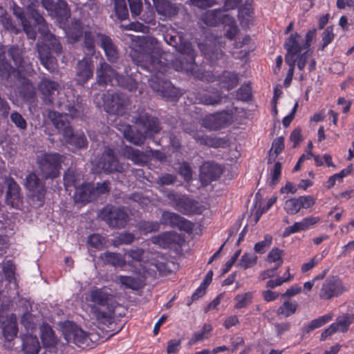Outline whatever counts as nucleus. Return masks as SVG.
Listing matches in <instances>:
<instances>
[{"label": "nucleus", "mask_w": 354, "mask_h": 354, "mask_svg": "<svg viewBox=\"0 0 354 354\" xmlns=\"http://www.w3.org/2000/svg\"><path fill=\"white\" fill-rule=\"evenodd\" d=\"M124 39L131 41L130 56L133 62L153 74L149 79L151 88L164 97L177 98L178 89L161 77L167 71L168 66L160 60L161 48L158 41L152 37L131 34L125 35Z\"/></svg>", "instance_id": "nucleus-1"}, {"label": "nucleus", "mask_w": 354, "mask_h": 354, "mask_svg": "<svg viewBox=\"0 0 354 354\" xmlns=\"http://www.w3.org/2000/svg\"><path fill=\"white\" fill-rule=\"evenodd\" d=\"M8 55L13 60L17 69H15L7 62L0 63V76L6 81V85L11 88H17L20 95L26 102H30L35 98L36 92L33 84L25 77L22 73H29L32 71L28 60L22 56L21 49L12 46L8 49Z\"/></svg>", "instance_id": "nucleus-2"}, {"label": "nucleus", "mask_w": 354, "mask_h": 354, "mask_svg": "<svg viewBox=\"0 0 354 354\" xmlns=\"http://www.w3.org/2000/svg\"><path fill=\"white\" fill-rule=\"evenodd\" d=\"M57 105L62 108V110L66 111L68 113L63 114L55 111H50L48 118L54 127L62 135L63 139L67 144L78 148L86 147L87 146L86 136L82 133H74L68 120V115L74 118H78L82 114L84 111L82 103L78 102L77 98L75 100V96H73L71 100L59 101Z\"/></svg>", "instance_id": "nucleus-3"}, {"label": "nucleus", "mask_w": 354, "mask_h": 354, "mask_svg": "<svg viewBox=\"0 0 354 354\" xmlns=\"http://www.w3.org/2000/svg\"><path fill=\"white\" fill-rule=\"evenodd\" d=\"M165 41L172 46L182 55H186L185 61L176 59L172 62L173 67L178 71H185L195 75L196 66L195 64L196 53L189 41L182 39L181 36L167 32L164 35Z\"/></svg>", "instance_id": "nucleus-4"}, {"label": "nucleus", "mask_w": 354, "mask_h": 354, "mask_svg": "<svg viewBox=\"0 0 354 354\" xmlns=\"http://www.w3.org/2000/svg\"><path fill=\"white\" fill-rule=\"evenodd\" d=\"M136 123L141 125L143 130L134 132L130 125H122L119 129L129 142L137 146L142 145L147 136L158 133L160 130L158 119L148 114L140 115Z\"/></svg>", "instance_id": "nucleus-5"}, {"label": "nucleus", "mask_w": 354, "mask_h": 354, "mask_svg": "<svg viewBox=\"0 0 354 354\" xmlns=\"http://www.w3.org/2000/svg\"><path fill=\"white\" fill-rule=\"evenodd\" d=\"M112 295L106 287L91 288L85 297V304L90 313L97 319L107 317L106 312L103 310L108 306L112 299Z\"/></svg>", "instance_id": "nucleus-6"}, {"label": "nucleus", "mask_w": 354, "mask_h": 354, "mask_svg": "<svg viewBox=\"0 0 354 354\" xmlns=\"http://www.w3.org/2000/svg\"><path fill=\"white\" fill-rule=\"evenodd\" d=\"M64 156L55 153H42L37 157V164L41 176L45 179H54L60 174Z\"/></svg>", "instance_id": "nucleus-7"}, {"label": "nucleus", "mask_w": 354, "mask_h": 354, "mask_svg": "<svg viewBox=\"0 0 354 354\" xmlns=\"http://www.w3.org/2000/svg\"><path fill=\"white\" fill-rule=\"evenodd\" d=\"M167 198L170 204L178 212L185 215L193 214H201L204 209L195 200L189 198L186 195L178 194L173 191L167 193Z\"/></svg>", "instance_id": "nucleus-8"}, {"label": "nucleus", "mask_w": 354, "mask_h": 354, "mask_svg": "<svg viewBox=\"0 0 354 354\" xmlns=\"http://www.w3.org/2000/svg\"><path fill=\"white\" fill-rule=\"evenodd\" d=\"M97 83L100 85H106L110 84L112 86H120L127 87L129 90L134 88L133 85H127L126 78L118 75L109 64L104 62H101L100 67L96 71Z\"/></svg>", "instance_id": "nucleus-9"}, {"label": "nucleus", "mask_w": 354, "mask_h": 354, "mask_svg": "<svg viewBox=\"0 0 354 354\" xmlns=\"http://www.w3.org/2000/svg\"><path fill=\"white\" fill-rule=\"evenodd\" d=\"M100 216L109 227L113 228L124 227L129 218L128 214L124 208L113 205H107L103 208Z\"/></svg>", "instance_id": "nucleus-10"}, {"label": "nucleus", "mask_w": 354, "mask_h": 354, "mask_svg": "<svg viewBox=\"0 0 354 354\" xmlns=\"http://www.w3.org/2000/svg\"><path fill=\"white\" fill-rule=\"evenodd\" d=\"M28 10L30 16L34 20L35 24L39 26V31L46 36V46L57 54L62 52V45L59 39L53 35L48 33V29L44 17L32 7L28 6Z\"/></svg>", "instance_id": "nucleus-11"}, {"label": "nucleus", "mask_w": 354, "mask_h": 354, "mask_svg": "<svg viewBox=\"0 0 354 354\" xmlns=\"http://www.w3.org/2000/svg\"><path fill=\"white\" fill-rule=\"evenodd\" d=\"M62 332L68 343H73L79 347L87 346L89 338L88 334L72 322H65L62 324Z\"/></svg>", "instance_id": "nucleus-12"}, {"label": "nucleus", "mask_w": 354, "mask_h": 354, "mask_svg": "<svg viewBox=\"0 0 354 354\" xmlns=\"http://www.w3.org/2000/svg\"><path fill=\"white\" fill-rule=\"evenodd\" d=\"M283 46L286 50V62H296V56L299 55L302 50H307L304 48L303 37L296 32L290 35L286 39Z\"/></svg>", "instance_id": "nucleus-13"}, {"label": "nucleus", "mask_w": 354, "mask_h": 354, "mask_svg": "<svg viewBox=\"0 0 354 354\" xmlns=\"http://www.w3.org/2000/svg\"><path fill=\"white\" fill-rule=\"evenodd\" d=\"M103 106L106 112L116 115L124 113V106L127 100V96L122 93H105L103 95Z\"/></svg>", "instance_id": "nucleus-14"}, {"label": "nucleus", "mask_w": 354, "mask_h": 354, "mask_svg": "<svg viewBox=\"0 0 354 354\" xmlns=\"http://www.w3.org/2000/svg\"><path fill=\"white\" fill-rule=\"evenodd\" d=\"M345 290L341 280L335 277H328L322 283L319 297L321 299L328 300L339 296Z\"/></svg>", "instance_id": "nucleus-15"}, {"label": "nucleus", "mask_w": 354, "mask_h": 354, "mask_svg": "<svg viewBox=\"0 0 354 354\" xmlns=\"http://www.w3.org/2000/svg\"><path fill=\"white\" fill-rule=\"evenodd\" d=\"M97 167L106 173L122 172L123 166L116 158L114 151L106 147L102 156L97 162Z\"/></svg>", "instance_id": "nucleus-16"}, {"label": "nucleus", "mask_w": 354, "mask_h": 354, "mask_svg": "<svg viewBox=\"0 0 354 354\" xmlns=\"http://www.w3.org/2000/svg\"><path fill=\"white\" fill-rule=\"evenodd\" d=\"M315 199L310 195L293 197L286 200L283 205L284 211L290 215H295L304 209H308L314 206Z\"/></svg>", "instance_id": "nucleus-17"}, {"label": "nucleus", "mask_w": 354, "mask_h": 354, "mask_svg": "<svg viewBox=\"0 0 354 354\" xmlns=\"http://www.w3.org/2000/svg\"><path fill=\"white\" fill-rule=\"evenodd\" d=\"M160 222L165 225L177 227L180 230L188 233L192 232L194 228V225L191 221L176 213L168 211L162 213Z\"/></svg>", "instance_id": "nucleus-18"}, {"label": "nucleus", "mask_w": 354, "mask_h": 354, "mask_svg": "<svg viewBox=\"0 0 354 354\" xmlns=\"http://www.w3.org/2000/svg\"><path fill=\"white\" fill-rule=\"evenodd\" d=\"M232 116L227 113H219L205 116L202 120V126L209 130H218L228 125Z\"/></svg>", "instance_id": "nucleus-19"}, {"label": "nucleus", "mask_w": 354, "mask_h": 354, "mask_svg": "<svg viewBox=\"0 0 354 354\" xmlns=\"http://www.w3.org/2000/svg\"><path fill=\"white\" fill-rule=\"evenodd\" d=\"M93 75L92 61L83 58L78 61L75 67V81L77 84L84 85Z\"/></svg>", "instance_id": "nucleus-20"}, {"label": "nucleus", "mask_w": 354, "mask_h": 354, "mask_svg": "<svg viewBox=\"0 0 354 354\" xmlns=\"http://www.w3.org/2000/svg\"><path fill=\"white\" fill-rule=\"evenodd\" d=\"M223 169L217 163L213 162H204L200 169V179L203 185H207L216 180L222 174Z\"/></svg>", "instance_id": "nucleus-21"}, {"label": "nucleus", "mask_w": 354, "mask_h": 354, "mask_svg": "<svg viewBox=\"0 0 354 354\" xmlns=\"http://www.w3.org/2000/svg\"><path fill=\"white\" fill-rule=\"evenodd\" d=\"M25 187L35 197L41 202L46 192L45 185L35 173H30L26 177Z\"/></svg>", "instance_id": "nucleus-22"}, {"label": "nucleus", "mask_w": 354, "mask_h": 354, "mask_svg": "<svg viewBox=\"0 0 354 354\" xmlns=\"http://www.w3.org/2000/svg\"><path fill=\"white\" fill-rule=\"evenodd\" d=\"M59 84L57 82L47 78H43L38 84V89L46 104L53 102L55 94H59Z\"/></svg>", "instance_id": "nucleus-23"}, {"label": "nucleus", "mask_w": 354, "mask_h": 354, "mask_svg": "<svg viewBox=\"0 0 354 354\" xmlns=\"http://www.w3.org/2000/svg\"><path fill=\"white\" fill-rule=\"evenodd\" d=\"M93 185L82 183L76 188L74 194L75 202L88 203L94 199Z\"/></svg>", "instance_id": "nucleus-24"}, {"label": "nucleus", "mask_w": 354, "mask_h": 354, "mask_svg": "<svg viewBox=\"0 0 354 354\" xmlns=\"http://www.w3.org/2000/svg\"><path fill=\"white\" fill-rule=\"evenodd\" d=\"M40 330L44 346L49 351L54 349L57 343V339L52 328L48 324L44 323L40 326Z\"/></svg>", "instance_id": "nucleus-25"}, {"label": "nucleus", "mask_w": 354, "mask_h": 354, "mask_svg": "<svg viewBox=\"0 0 354 354\" xmlns=\"http://www.w3.org/2000/svg\"><path fill=\"white\" fill-rule=\"evenodd\" d=\"M14 15L20 21L27 37L30 39L35 40L37 36L35 27L31 24V21L21 9L19 8L15 9Z\"/></svg>", "instance_id": "nucleus-26"}, {"label": "nucleus", "mask_w": 354, "mask_h": 354, "mask_svg": "<svg viewBox=\"0 0 354 354\" xmlns=\"http://www.w3.org/2000/svg\"><path fill=\"white\" fill-rule=\"evenodd\" d=\"M122 155L136 165H143L147 162V156L145 152L130 146L126 145L122 148Z\"/></svg>", "instance_id": "nucleus-27"}, {"label": "nucleus", "mask_w": 354, "mask_h": 354, "mask_svg": "<svg viewBox=\"0 0 354 354\" xmlns=\"http://www.w3.org/2000/svg\"><path fill=\"white\" fill-rule=\"evenodd\" d=\"M100 46L103 48L107 59L115 62L118 58V52L110 37L104 35H97Z\"/></svg>", "instance_id": "nucleus-28"}, {"label": "nucleus", "mask_w": 354, "mask_h": 354, "mask_svg": "<svg viewBox=\"0 0 354 354\" xmlns=\"http://www.w3.org/2000/svg\"><path fill=\"white\" fill-rule=\"evenodd\" d=\"M154 6L158 14L166 17H171L178 13V8L166 0H153Z\"/></svg>", "instance_id": "nucleus-29"}, {"label": "nucleus", "mask_w": 354, "mask_h": 354, "mask_svg": "<svg viewBox=\"0 0 354 354\" xmlns=\"http://www.w3.org/2000/svg\"><path fill=\"white\" fill-rule=\"evenodd\" d=\"M100 259L106 264H109L114 267H119L122 269L127 265L126 258L120 254L116 252H104L101 254Z\"/></svg>", "instance_id": "nucleus-30"}, {"label": "nucleus", "mask_w": 354, "mask_h": 354, "mask_svg": "<svg viewBox=\"0 0 354 354\" xmlns=\"http://www.w3.org/2000/svg\"><path fill=\"white\" fill-rule=\"evenodd\" d=\"M82 180V174L71 169H68L64 176V184L68 191H71V187H74L75 190L83 183Z\"/></svg>", "instance_id": "nucleus-31"}, {"label": "nucleus", "mask_w": 354, "mask_h": 354, "mask_svg": "<svg viewBox=\"0 0 354 354\" xmlns=\"http://www.w3.org/2000/svg\"><path fill=\"white\" fill-rule=\"evenodd\" d=\"M37 51L41 64L49 71L53 72L57 68L56 59L50 55L45 46L39 45Z\"/></svg>", "instance_id": "nucleus-32"}, {"label": "nucleus", "mask_w": 354, "mask_h": 354, "mask_svg": "<svg viewBox=\"0 0 354 354\" xmlns=\"http://www.w3.org/2000/svg\"><path fill=\"white\" fill-rule=\"evenodd\" d=\"M22 349L25 354H38L40 344L36 336L26 335L22 338Z\"/></svg>", "instance_id": "nucleus-33"}, {"label": "nucleus", "mask_w": 354, "mask_h": 354, "mask_svg": "<svg viewBox=\"0 0 354 354\" xmlns=\"http://www.w3.org/2000/svg\"><path fill=\"white\" fill-rule=\"evenodd\" d=\"M222 95L217 91H207L203 93H198L196 100L199 103L206 105H217L221 102Z\"/></svg>", "instance_id": "nucleus-34"}, {"label": "nucleus", "mask_w": 354, "mask_h": 354, "mask_svg": "<svg viewBox=\"0 0 354 354\" xmlns=\"http://www.w3.org/2000/svg\"><path fill=\"white\" fill-rule=\"evenodd\" d=\"M82 24L80 20L74 19L65 29L66 35L71 43L77 41L82 35Z\"/></svg>", "instance_id": "nucleus-35"}, {"label": "nucleus", "mask_w": 354, "mask_h": 354, "mask_svg": "<svg viewBox=\"0 0 354 354\" xmlns=\"http://www.w3.org/2000/svg\"><path fill=\"white\" fill-rule=\"evenodd\" d=\"M20 187L13 180L8 181V190L6 193V202L8 205L14 206L16 201L20 197Z\"/></svg>", "instance_id": "nucleus-36"}, {"label": "nucleus", "mask_w": 354, "mask_h": 354, "mask_svg": "<svg viewBox=\"0 0 354 354\" xmlns=\"http://www.w3.org/2000/svg\"><path fill=\"white\" fill-rule=\"evenodd\" d=\"M184 130L187 133L192 135L193 137L196 140L200 141L201 143H205L215 148L223 147V145L225 144V142L222 139H209L207 142L206 139L203 138V136H201L198 133H196L194 129H192L187 126L184 127Z\"/></svg>", "instance_id": "nucleus-37"}, {"label": "nucleus", "mask_w": 354, "mask_h": 354, "mask_svg": "<svg viewBox=\"0 0 354 354\" xmlns=\"http://www.w3.org/2000/svg\"><path fill=\"white\" fill-rule=\"evenodd\" d=\"M174 241V235L172 232H164L151 237V242L162 248L170 247Z\"/></svg>", "instance_id": "nucleus-38"}, {"label": "nucleus", "mask_w": 354, "mask_h": 354, "mask_svg": "<svg viewBox=\"0 0 354 354\" xmlns=\"http://www.w3.org/2000/svg\"><path fill=\"white\" fill-rule=\"evenodd\" d=\"M118 279L126 288L136 290L140 288L143 283L142 280L140 277L120 275L118 277Z\"/></svg>", "instance_id": "nucleus-39"}, {"label": "nucleus", "mask_w": 354, "mask_h": 354, "mask_svg": "<svg viewBox=\"0 0 354 354\" xmlns=\"http://www.w3.org/2000/svg\"><path fill=\"white\" fill-rule=\"evenodd\" d=\"M254 295L252 292H247L239 294L234 297V308L241 309L247 308L253 301Z\"/></svg>", "instance_id": "nucleus-40"}, {"label": "nucleus", "mask_w": 354, "mask_h": 354, "mask_svg": "<svg viewBox=\"0 0 354 354\" xmlns=\"http://www.w3.org/2000/svg\"><path fill=\"white\" fill-rule=\"evenodd\" d=\"M298 308V304L295 301H284L277 309V313L278 315H281L284 317H288L293 315Z\"/></svg>", "instance_id": "nucleus-41"}, {"label": "nucleus", "mask_w": 354, "mask_h": 354, "mask_svg": "<svg viewBox=\"0 0 354 354\" xmlns=\"http://www.w3.org/2000/svg\"><path fill=\"white\" fill-rule=\"evenodd\" d=\"M353 321L354 315L345 314L337 317L336 322L333 324L335 326L337 331L344 333L348 330L349 326L353 322Z\"/></svg>", "instance_id": "nucleus-42"}, {"label": "nucleus", "mask_w": 354, "mask_h": 354, "mask_svg": "<svg viewBox=\"0 0 354 354\" xmlns=\"http://www.w3.org/2000/svg\"><path fill=\"white\" fill-rule=\"evenodd\" d=\"M52 16L57 17L61 20L66 19L70 17V10L64 0H59L55 4Z\"/></svg>", "instance_id": "nucleus-43"}, {"label": "nucleus", "mask_w": 354, "mask_h": 354, "mask_svg": "<svg viewBox=\"0 0 354 354\" xmlns=\"http://www.w3.org/2000/svg\"><path fill=\"white\" fill-rule=\"evenodd\" d=\"M221 82L223 87L226 88L227 90H231L238 84V75L234 73L224 72Z\"/></svg>", "instance_id": "nucleus-44"}, {"label": "nucleus", "mask_w": 354, "mask_h": 354, "mask_svg": "<svg viewBox=\"0 0 354 354\" xmlns=\"http://www.w3.org/2000/svg\"><path fill=\"white\" fill-rule=\"evenodd\" d=\"M333 313H329V314H326V315L320 316L317 319H315L312 320L308 324V325L306 326V331L308 333H309L316 328H318L324 326L326 323L329 322L330 321H331L333 319Z\"/></svg>", "instance_id": "nucleus-45"}, {"label": "nucleus", "mask_w": 354, "mask_h": 354, "mask_svg": "<svg viewBox=\"0 0 354 354\" xmlns=\"http://www.w3.org/2000/svg\"><path fill=\"white\" fill-rule=\"evenodd\" d=\"M258 257L256 254L252 253H245L242 255L238 266L243 270L254 266L257 263Z\"/></svg>", "instance_id": "nucleus-46"}, {"label": "nucleus", "mask_w": 354, "mask_h": 354, "mask_svg": "<svg viewBox=\"0 0 354 354\" xmlns=\"http://www.w3.org/2000/svg\"><path fill=\"white\" fill-rule=\"evenodd\" d=\"M283 250L278 248H273L268 253L266 261L269 263H275L277 269L283 263L282 259Z\"/></svg>", "instance_id": "nucleus-47"}, {"label": "nucleus", "mask_w": 354, "mask_h": 354, "mask_svg": "<svg viewBox=\"0 0 354 354\" xmlns=\"http://www.w3.org/2000/svg\"><path fill=\"white\" fill-rule=\"evenodd\" d=\"M201 50L205 57L214 63L223 57V53L218 49H212L205 46H201Z\"/></svg>", "instance_id": "nucleus-48"}, {"label": "nucleus", "mask_w": 354, "mask_h": 354, "mask_svg": "<svg viewBox=\"0 0 354 354\" xmlns=\"http://www.w3.org/2000/svg\"><path fill=\"white\" fill-rule=\"evenodd\" d=\"M144 250L140 248L131 249L125 252L124 257H127V264L131 265L133 262H140L142 259Z\"/></svg>", "instance_id": "nucleus-49"}, {"label": "nucleus", "mask_w": 354, "mask_h": 354, "mask_svg": "<svg viewBox=\"0 0 354 354\" xmlns=\"http://www.w3.org/2000/svg\"><path fill=\"white\" fill-rule=\"evenodd\" d=\"M135 239V235L130 232H122L120 233L117 237H115L112 243L115 247H118L120 245H129Z\"/></svg>", "instance_id": "nucleus-50"}, {"label": "nucleus", "mask_w": 354, "mask_h": 354, "mask_svg": "<svg viewBox=\"0 0 354 354\" xmlns=\"http://www.w3.org/2000/svg\"><path fill=\"white\" fill-rule=\"evenodd\" d=\"M18 330L17 323L10 320L3 327V334L4 337L8 340H12L17 334Z\"/></svg>", "instance_id": "nucleus-51"}, {"label": "nucleus", "mask_w": 354, "mask_h": 354, "mask_svg": "<svg viewBox=\"0 0 354 354\" xmlns=\"http://www.w3.org/2000/svg\"><path fill=\"white\" fill-rule=\"evenodd\" d=\"M114 4L117 17L120 20L126 19L129 16V12L125 0H114Z\"/></svg>", "instance_id": "nucleus-52"}, {"label": "nucleus", "mask_w": 354, "mask_h": 354, "mask_svg": "<svg viewBox=\"0 0 354 354\" xmlns=\"http://www.w3.org/2000/svg\"><path fill=\"white\" fill-rule=\"evenodd\" d=\"M272 243V236L270 234H266L264 239L261 241L257 242L254 246V250L258 254H264L266 250L270 247Z\"/></svg>", "instance_id": "nucleus-53"}, {"label": "nucleus", "mask_w": 354, "mask_h": 354, "mask_svg": "<svg viewBox=\"0 0 354 354\" xmlns=\"http://www.w3.org/2000/svg\"><path fill=\"white\" fill-rule=\"evenodd\" d=\"M335 35L333 33V28L331 26L327 27L323 32L322 36V43L320 44L319 50H324V48L332 42L334 39Z\"/></svg>", "instance_id": "nucleus-54"}, {"label": "nucleus", "mask_w": 354, "mask_h": 354, "mask_svg": "<svg viewBox=\"0 0 354 354\" xmlns=\"http://www.w3.org/2000/svg\"><path fill=\"white\" fill-rule=\"evenodd\" d=\"M284 149V138L279 137L275 139L272 145V148L270 150V158L274 156V158L278 156ZM270 159H269V161Z\"/></svg>", "instance_id": "nucleus-55"}, {"label": "nucleus", "mask_w": 354, "mask_h": 354, "mask_svg": "<svg viewBox=\"0 0 354 354\" xmlns=\"http://www.w3.org/2000/svg\"><path fill=\"white\" fill-rule=\"evenodd\" d=\"M98 33L91 32H85L84 33V46L86 48L88 53H93L95 48V39L97 37Z\"/></svg>", "instance_id": "nucleus-56"}, {"label": "nucleus", "mask_w": 354, "mask_h": 354, "mask_svg": "<svg viewBox=\"0 0 354 354\" xmlns=\"http://www.w3.org/2000/svg\"><path fill=\"white\" fill-rule=\"evenodd\" d=\"M88 243L92 247L101 250L105 246V239L98 234H93L89 236Z\"/></svg>", "instance_id": "nucleus-57"}, {"label": "nucleus", "mask_w": 354, "mask_h": 354, "mask_svg": "<svg viewBox=\"0 0 354 354\" xmlns=\"http://www.w3.org/2000/svg\"><path fill=\"white\" fill-rule=\"evenodd\" d=\"M159 227V223L154 221H142L139 224V229L143 234L156 232Z\"/></svg>", "instance_id": "nucleus-58"}, {"label": "nucleus", "mask_w": 354, "mask_h": 354, "mask_svg": "<svg viewBox=\"0 0 354 354\" xmlns=\"http://www.w3.org/2000/svg\"><path fill=\"white\" fill-rule=\"evenodd\" d=\"M218 13L219 12L216 10L207 12L203 17L204 23L209 26H216L218 22Z\"/></svg>", "instance_id": "nucleus-59"}, {"label": "nucleus", "mask_w": 354, "mask_h": 354, "mask_svg": "<svg viewBox=\"0 0 354 354\" xmlns=\"http://www.w3.org/2000/svg\"><path fill=\"white\" fill-rule=\"evenodd\" d=\"M178 174L184 178L185 181H190L192 178V170L190 165L187 162H183L178 168Z\"/></svg>", "instance_id": "nucleus-60"}, {"label": "nucleus", "mask_w": 354, "mask_h": 354, "mask_svg": "<svg viewBox=\"0 0 354 354\" xmlns=\"http://www.w3.org/2000/svg\"><path fill=\"white\" fill-rule=\"evenodd\" d=\"M177 176L171 174H165L159 176L156 180V183L160 186L171 185L176 183Z\"/></svg>", "instance_id": "nucleus-61"}, {"label": "nucleus", "mask_w": 354, "mask_h": 354, "mask_svg": "<svg viewBox=\"0 0 354 354\" xmlns=\"http://www.w3.org/2000/svg\"><path fill=\"white\" fill-rule=\"evenodd\" d=\"M321 218L319 216H309L304 218L301 220L303 224V229L304 231L308 230L313 227H315L317 224L320 223Z\"/></svg>", "instance_id": "nucleus-62"}, {"label": "nucleus", "mask_w": 354, "mask_h": 354, "mask_svg": "<svg viewBox=\"0 0 354 354\" xmlns=\"http://www.w3.org/2000/svg\"><path fill=\"white\" fill-rule=\"evenodd\" d=\"M109 190L110 183L109 181L97 183L95 186L93 185V194L95 198H96L98 195L108 193Z\"/></svg>", "instance_id": "nucleus-63"}, {"label": "nucleus", "mask_w": 354, "mask_h": 354, "mask_svg": "<svg viewBox=\"0 0 354 354\" xmlns=\"http://www.w3.org/2000/svg\"><path fill=\"white\" fill-rule=\"evenodd\" d=\"M225 20L229 21L230 25L228 28L226 30L225 36L230 39H233L237 35L239 29L236 25V22L234 19L230 18L228 16L225 17Z\"/></svg>", "instance_id": "nucleus-64"}]
</instances>
